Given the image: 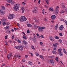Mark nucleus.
<instances>
[{
  "instance_id": "nucleus-1",
  "label": "nucleus",
  "mask_w": 67,
  "mask_h": 67,
  "mask_svg": "<svg viewBox=\"0 0 67 67\" xmlns=\"http://www.w3.org/2000/svg\"><path fill=\"white\" fill-rule=\"evenodd\" d=\"M19 8L20 4L19 3H17L16 4L14 5L13 7V9L15 11H18V10H19Z\"/></svg>"
},
{
  "instance_id": "nucleus-2",
  "label": "nucleus",
  "mask_w": 67,
  "mask_h": 67,
  "mask_svg": "<svg viewBox=\"0 0 67 67\" xmlns=\"http://www.w3.org/2000/svg\"><path fill=\"white\" fill-rule=\"evenodd\" d=\"M21 19H20V21L22 22L23 21H26L27 20L25 16H21Z\"/></svg>"
},
{
  "instance_id": "nucleus-3",
  "label": "nucleus",
  "mask_w": 67,
  "mask_h": 67,
  "mask_svg": "<svg viewBox=\"0 0 67 67\" xmlns=\"http://www.w3.org/2000/svg\"><path fill=\"white\" fill-rule=\"evenodd\" d=\"M37 28L38 29V32L42 31H43V30H44L45 29V27H41L40 26H37Z\"/></svg>"
},
{
  "instance_id": "nucleus-4",
  "label": "nucleus",
  "mask_w": 67,
  "mask_h": 67,
  "mask_svg": "<svg viewBox=\"0 0 67 67\" xmlns=\"http://www.w3.org/2000/svg\"><path fill=\"white\" fill-rule=\"evenodd\" d=\"M8 18L9 19H12L13 18H14V15L12 14H11L10 16H8Z\"/></svg>"
},
{
  "instance_id": "nucleus-5",
  "label": "nucleus",
  "mask_w": 67,
  "mask_h": 67,
  "mask_svg": "<svg viewBox=\"0 0 67 67\" xmlns=\"http://www.w3.org/2000/svg\"><path fill=\"white\" fill-rule=\"evenodd\" d=\"M51 18L52 20H54L56 18V16L54 15H53L51 16Z\"/></svg>"
},
{
  "instance_id": "nucleus-6",
  "label": "nucleus",
  "mask_w": 67,
  "mask_h": 67,
  "mask_svg": "<svg viewBox=\"0 0 67 67\" xmlns=\"http://www.w3.org/2000/svg\"><path fill=\"white\" fill-rule=\"evenodd\" d=\"M32 12L35 13H37L38 11L36 9H33L32 10Z\"/></svg>"
},
{
  "instance_id": "nucleus-7",
  "label": "nucleus",
  "mask_w": 67,
  "mask_h": 67,
  "mask_svg": "<svg viewBox=\"0 0 67 67\" xmlns=\"http://www.w3.org/2000/svg\"><path fill=\"white\" fill-rule=\"evenodd\" d=\"M18 48L20 50H23V47L21 46H18Z\"/></svg>"
},
{
  "instance_id": "nucleus-8",
  "label": "nucleus",
  "mask_w": 67,
  "mask_h": 67,
  "mask_svg": "<svg viewBox=\"0 0 67 67\" xmlns=\"http://www.w3.org/2000/svg\"><path fill=\"white\" fill-rule=\"evenodd\" d=\"M60 30H62L64 29V26L63 25H61L59 28Z\"/></svg>"
},
{
  "instance_id": "nucleus-9",
  "label": "nucleus",
  "mask_w": 67,
  "mask_h": 67,
  "mask_svg": "<svg viewBox=\"0 0 67 67\" xmlns=\"http://www.w3.org/2000/svg\"><path fill=\"white\" fill-rule=\"evenodd\" d=\"M50 39L51 41L54 42V38L53 37H52V36H50Z\"/></svg>"
},
{
  "instance_id": "nucleus-10",
  "label": "nucleus",
  "mask_w": 67,
  "mask_h": 67,
  "mask_svg": "<svg viewBox=\"0 0 67 67\" xmlns=\"http://www.w3.org/2000/svg\"><path fill=\"white\" fill-rule=\"evenodd\" d=\"M55 13L56 15H57V14L58 13V9H56L55 11Z\"/></svg>"
},
{
  "instance_id": "nucleus-11",
  "label": "nucleus",
  "mask_w": 67,
  "mask_h": 67,
  "mask_svg": "<svg viewBox=\"0 0 67 67\" xmlns=\"http://www.w3.org/2000/svg\"><path fill=\"white\" fill-rule=\"evenodd\" d=\"M50 62L51 63H52V64H54V63H55V61H54V60L53 59H51L50 60Z\"/></svg>"
},
{
  "instance_id": "nucleus-12",
  "label": "nucleus",
  "mask_w": 67,
  "mask_h": 67,
  "mask_svg": "<svg viewBox=\"0 0 67 67\" xmlns=\"http://www.w3.org/2000/svg\"><path fill=\"white\" fill-rule=\"evenodd\" d=\"M58 45V43H55V44L54 43L53 44V46L54 47H57V45Z\"/></svg>"
},
{
  "instance_id": "nucleus-13",
  "label": "nucleus",
  "mask_w": 67,
  "mask_h": 67,
  "mask_svg": "<svg viewBox=\"0 0 67 67\" xmlns=\"http://www.w3.org/2000/svg\"><path fill=\"white\" fill-rule=\"evenodd\" d=\"M58 54L59 55H60V56H63V52H59Z\"/></svg>"
},
{
  "instance_id": "nucleus-14",
  "label": "nucleus",
  "mask_w": 67,
  "mask_h": 67,
  "mask_svg": "<svg viewBox=\"0 0 67 67\" xmlns=\"http://www.w3.org/2000/svg\"><path fill=\"white\" fill-rule=\"evenodd\" d=\"M27 25L28 27H32V25L30 24H27Z\"/></svg>"
},
{
  "instance_id": "nucleus-15",
  "label": "nucleus",
  "mask_w": 67,
  "mask_h": 67,
  "mask_svg": "<svg viewBox=\"0 0 67 67\" xmlns=\"http://www.w3.org/2000/svg\"><path fill=\"white\" fill-rule=\"evenodd\" d=\"M58 24H57L54 27V29L55 30H57V29L58 28Z\"/></svg>"
},
{
  "instance_id": "nucleus-16",
  "label": "nucleus",
  "mask_w": 67,
  "mask_h": 67,
  "mask_svg": "<svg viewBox=\"0 0 67 67\" xmlns=\"http://www.w3.org/2000/svg\"><path fill=\"white\" fill-rule=\"evenodd\" d=\"M1 8L2 10H5V7H4V6H1Z\"/></svg>"
},
{
  "instance_id": "nucleus-17",
  "label": "nucleus",
  "mask_w": 67,
  "mask_h": 67,
  "mask_svg": "<svg viewBox=\"0 0 67 67\" xmlns=\"http://www.w3.org/2000/svg\"><path fill=\"white\" fill-rule=\"evenodd\" d=\"M10 57H11V54H9L7 56V58H8V59H10Z\"/></svg>"
},
{
  "instance_id": "nucleus-18",
  "label": "nucleus",
  "mask_w": 67,
  "mask_h": 67,
  "mask_svg": "<svg viewBox=\"0 0 67 67\" xmlns=\"http://www.w3.org/2000/svg\"><path fill=\"white\" fill-rule=\"evenodd\" d=\"M10 28V27L9 26H7L4 27V29L5 30H7L8 29H9Z\"/></svg>"
},
{
  "instance_id": "nucleus-19",
  "label": "nucleus",
  "mask_w": 67,
  "mask_h": 67,
  "mask_svg": "<svg viewBox=\"0 0 67 67\" xmlns=\"http://www.w3.org/2000/svg\"><path fill=\"white\" fill-rule=\"evenodd\" d=\"M40 58H41V59H44V57L41 55H40Z\"/></svg>"
},
{
  "instance_id": "nucleus-20",
  "label": "nucleus",
  "mask_w": 67,
  "mask_h": 67,
  "mask_svg": "<svg viewBox=\"0 0 67 67\" xmlns=\"http://www.w3.org/2000/svg\"><path fill=\"white\" fill-rule=\"evenodd\" d=\"M52 53L53 54H57V52L55 51H52Z\"/></svg>"
},
{
  "instance_id": "nucleus-21",
  "label": "nucleus",
  "mask_w": 67,
  "mask_h": 67,
  "mask_svg": "<svg viewBox=\"0 0 67 67\" xmlns=\"http://www.w3.org/2000/svg\"><path fill=\"white\" fill-rule=\"evenodd\" d=\"M14 3H15L14 1H12H12L10 2V3L12 4H14Z\"/></svg>"
},
{
  "instance_id": "nucleus-22",
  "label": "nucleus",
  "mask_w": 67,
  "mask_h": 67,
  "mask_svg": "<svg viewBox=\"0 0 67 67\" xmlns=\"http://www.w3.org/2000/svg\"><path fill=\"white\" fill-rule=\"evenodd\" d=\"M23 38H24L25 40H26V39H27V38H26V37L24 35H23Z\"/></svg>"
},
{
  "instance_id": "nucleus-23",
  "label": "nucleus",
  "mask_w": 67,
  "mask_h": 67,
  "mask_svg": "<svg viewBox=\"0 0 67 67\" xmlns=\"http://www.w3.org/2000/svg\"><path fill=\"white\" fill-rule=\"evenodd\" d=\"M23 42L24 44H27V42L25 40L23 41Z\"/></svg>"
},
{
  "instance_id": "nucleus-24",
  "label": "nucleus",
  "mask_w": 67,
  "mask_h": 67,
  "mask_svg": "<svg viewBox=\"0 0 67 67\" xmlns=\"http://www.w3.org/2000/svg\"><path fill=\"white\" fill-rule=\"evenodd\" d=\"M6 1L7 2L11 3V1H12V0H7Z\"/></svg>"
},
{
  "instance_id": "nucleus-25",
  "label": "nucleus",
  "mask_w": 67,
  "mask_h": 67,
  "mask_svg": "<svg viewBox=\"0 0 67 67\" xmlns=\"http://www.w3.org/2000/svg\"><path fill=\"white\" fill-rule=\"evenodd\" d=\"M54 38L55 40H57V39H59V37H58L57 36H55Z\"/></svg>"
},
{
  "instance_id": "nucleus-26",
  "label": "nucleus",
  "mask_w": 67,
  "mask_h": 67,
  "mask_svg": "<svg viewBox=\"0 0 67 67\" xmlns=\"http://www.w3.org/2000/svg\"><path fill=\"white\" fill-rule=\"evenodd\" d=\"M37 27V26L36 25H34V27L35 29H36Z\"/></svg>"
},
{
  "instance_id": "nucleus-27",
  "label": "nucleus",
  "mask_w": 67,
  "mask_h": 67,
  "mask_svg": "<svg viewBox=\"0 0 67 67\" xmlns=\"http://www.w3.org/2000/svg\"><path fill=\"white\" fill-rule=\"evenodd\" d=\"M49 10H50V11H53V9L52 8H50L49 9Z\"/></svg>"
},
{
  "instance_id": "nucleus-28",
  "label": "nucleus",
  "mask_w": 67,
  "mask_h": 67,
  "mask_svg": "<svg viewBox=\"0 0 67 67\" xmlns=\"http://www.w3.org/2000/svg\"><path fill=\"white\" fill-rule=\"evenodd\" d=\"M58 42H59V43H62V40L61 39H59L58 40Z\"/></svg>"
},
{
  "instance_id": "nucleus-29",
  "label": "nucleus",
  "mask_w": 67,
  "mask_h": 67,
  "mask_svg": "<svg viewBox=\"0 0 67 67\" xmlns=\"http://www.w3.org/2000/svg\"><path fill=\"white\" fill-rule=\"evenodd\" d=\"M21 57V56L19 55V54H17V57H18V58H19V59H20Z\"/></svg>"
},
{
  "instance_id": "nucleus-30",
  "label": "nucleus",
  "mask_w": 67,
  "mask_h": 67,
  "mask_svg": "<svg viewBox=\"0 0 67 67\" xmlns=\"http://www.w3.org/2000/svg\"><path fill=\"white\" fill-rule=\"evenodd\" d=\"M35 54L37 56H39V54H38V53L37 52H35Z\"/></svg>"
},
{
  "instance_id": "nucleus-31",
  "label": "nucleus",
  "mask_w": 67,
  "mask_h": 67,
  "mask_svg": "<svg viewBox=\"0 0 67 67\" xmlns=\"http://www.w3.org/2000/svg\"><path fill=\"white\" fill-rule=\"evenodd\" d=\"M62 49L61 48H59L58 50V52H62Z\"/></svg>"
},
{
  "instance_id": "nucleus-32",
  "label": "nucleus",
  "mask_w": 67,
  "mask_h": 67,
  "mask_svg": "<svg viewBox=\"0 0 67 67\" xmlns=\"http://www.w3.org/2000/svg\"><path fill=\"white\" fill-rule=\"evenodd\" d=\"M29 64L30 65H32V62H31L29 61L28 62Z\"/></svg>"
},
{
  "instance_id": "nucleus-33",
  "label": "nucleus",
  "mask_w": 67,
  "mask_h": 67,
  "mask_svg": "<svg viewBox=\"0 0 67 67\" xmlns=\"http://www.w3.org/2000/svg\"><path fill=\"white\" fill-rule=\"evenodd\" d=\"M31 47L32 48L33 50H34V51H35V48H34V47L33 46H31Z\"/></svg>"
},
{
  "instance_id": "nucleus-34",
  "label": "nucleus",
  "mask_w": 67,
  "mask_h": 67,
  "mask_svg": "<svg viewBox=\"0 0 67 67\" xmlns=\"http://www.w3.org/2000/svg\"><path fill=\"white\" fill-rule=\"evenodd\" d=\"M64 10H62V11L60 12V13H61V14H62V13H64Z\"/></svg>"
},
{
  "instance_id": "nucleus-35",
  "label": "nucleus",
  "mask_w": 67,
  "mask_h": 67,
  "mask_svg": "<svg viewBox=\"0 0 67 67\" xmlns=\"http://www.w3.org/2000/svg\"><path fill=\"white\" fill-rule=\"evenodd\" d=\"M5 11H4L2 13H1V15H4V14L5 13Z\"/></svg>"
},
{
  "instance_id": "nucleus-36",
  "label": "nucleus",
  "mask_w": 67,
  "mask_h": 67,
  "mask_svg": "<svg viewBox=\"0 0 67 67\" xmlns=\"http://www.w3.org/2000/svg\"><path fill=\"white\" fill-rule=\"evenodd\" d=\"M18 42L19 43H21V41L20 40H18Z\"/></svg>"
},
{
  "instance_id": "nucleus-37",
  "label": "nucleus",
  "mask_w": 67,
  "mask_h": 67,
  "mask_svg": "<svg viewBox=\"0 0 67 67\" xmlns=\"http://www.w3.org/2000/svg\"><path fill=\"white\" fill-rule=\"evenodd\" d=\"M7 33H8V34H9V33H10V31L9 30H7Z\"/></svg>"
},
{
  "instance_id": "nucleus-38",
  "label": "nucleus",
  "mask_w": 67,
  "mask_h": 67,
  "mask_svg": "<svg viewBox=\"0 0 67 67\" xmlns=\"http://www.w3.org/2000/svg\"><path fill=\"white\" fill-rule=\"evenodd\" d=\"M17 55L15 54L14 56V58H16L17 57Z\"/></svg>"
},
{
  "instance_id": "nucleus-39",
  "label": "nucleus",
  "mask_w": 67,
  "mask_h": 67,
  "mask_svg": "<svg viewBox=\"0 0 67 67\" xmlns=\"http://www.w3.org/2000/svg\"><path fill=\"white\" fill-rule=\"evenodd\" d=\"M35 22H36V23H38V21L37 20L35 19Z\"/></svg>"
},
{
  "instance_id": "nucleus-40",
  "label": "nucleus",
  "mask_w": 67,
  "mask_h": 67,
  "mask_svg": "<svg viewBox=\"0 0 67 67\" xmlns=\"http://www.w3.org/2000/svg\"><path fill=\"white\" fill-rule=\"evenodd\" d=\"M63 8L64 10H65V9H66V7H65V6H63Z\"/></svg>"
},
{
  "instance_id": "nucleus-41",
  "label": "nucleus",
  "mask_w": 67,
  "mask_h": 67,
  "mask_svg": "<svg viewBox=\"0 0 67 67\" xmlns=\"http://www.w3.org/2000/svg\"><path fill=\"white\" fill-rule=\"evenodd\" d=\"M35 10H37L38 9V8L37 7H35L34 8V9Z\"/></svg>"
},
{
  "instance_id": "nucleus-42",
  "label": "nucleus",
  "mask_w": 67,
  "mask_h": 67,
  "mask_svg": "<svg viewBox=\"0 0 67 67\" xmlns=\"http://www.w3.org/2000/svg\"><path fill=\"white\" fill-rule=\"evenodd\" d=\"M2 24L4 26L6 24V23H5V22H4Z\"/></svg>"
},
{
  "instance_id": "nucleus-43",
  "label": "nucleus",
  "mask_w": 67,
  "mask_h": 67,
  "mask_svg": "<svg viewBox=\"0 0 67 67\" xmlns=\"http://www.w3.org/2000/svg\"><path fill=\"white\" fill-rule=\"evenodd\" d=\"M58 58L57 57H56L55 58V60L56 61H57V62H58Z\"/></svg>"
},
{
  "instance_id": "nucleus-44",
  "label": "nucleus",
  "mask_w": 67,
  "mask_h": 67,
  "mask_svg": "<svg viewBox=\"0 0 67 67\" xmlns=\"http://www.w3.org/2000/svg\"><path fill=\"white\" fill-rule=\"evenodd\" d=\"M22 4L23 5H25V4H26V3L25 2H23L22 3Z\"/></svg>"
},
{
  "instance_id": "nucleus-45",
  "label": "nucleus",
  "mask_w": 67,
  "mask_h": 67,
  "mask_svg": "<svg viewBox=\"0 0 67 67\" xmlns=\"http://www.w3.org/2000/svg\"><path fill=\"white\" fill-rule=\"evenodd\" d=\"M15 48H16V49H18L19 48V46H18V47L17 46H15Z\"/></svg>"
},
{
  "instance_id": "nucleus-46",
  "label": "nucleus",
  "mask_w": 67,
  "mask_h": 67,
  "mask_svg": "<svg viewBox=\"0 0 67 67\" xmlns=\"http://www.w3.org/2000/svg\"><path fill=\"white\" fill-rule=\"evenodd\" d=\"M5 45H8V43H7V42L6 41H5Z\"/></svg>"
},
{
  "instance_id": "nucleus-47",
  "label": "nucleus",
  "mask_w": 67,
  "mask_h": 67,
  "mask_svg": "<svg viewBox=\"0 0 67 67\" xmlns=\"http://www.w3.org/2000/svg\"><path fill=\"white\" fill-rule=\"evenodd\" d=\"M40 37L42 38H44V36H43L42 35H41L40 36Z\"/></svg>"
},
{
  "instance_id": "nucleus-48",
  "label": "nucleus",
  "mask_w": 67,
  "mask_h": 67,
  "mask_svg": "<svg viewBox=\"0 0 67 67\" xmlns=\"http://www.w3.org/2000/svg\"><path fill=\"white\" fill-rule=\"evenodd\" d=\"M46 2L47 3V4H48L49 3V2H48V1H47V0H46Z\"/></svg>"
},
{
  "instance_id": "nucleus-49",
  "label": "nucleus",
  "mask_w": 67,
  "mask_h": 67,
  "mask_svg": "<svg viewBox=\"0 0 67 67\" xmlns=\"http://www.w3.org/2000/svg\"><path fill=\"white\" fill-rule=\"evenodd\" d=\"M25 58H27L28 57V55H25Z\"/></svg>"
},
{
  "instance_id": "nucleus-50",
  "label": "nucleus",
  "mask_w": 67,
  "mask_h": 67,
  "mask_svg": "<svg viewBox=\"0 0 67 67\" xmlns=\"http://www.w3.org/2000/svg\"><path fill=\"white\" fill-rule=\"evenodd\" d=\"M9 23L8 22H7L6 23V24L7 25H9Z\"/></svg>"
},
{
  "instance_id": "nucleus-51",
  "label": "nucleus",
  "mask_w": 67,
  "mask_h": 67,
  "mask_svg": "<svg viewBox=\"0 0 67 67\" xmlns=\"http://www.w3.org/2000/svg\"><path fill=\"white\" fill-rule=\"evenodd\" d=\"M55 58V57L54 56H51V59Z\"/></svg>"
},
{
  "instance_id": "nucleus-52",
  "label": "nucleus",
  "mask_w": 67,
  "mask_h": 67,
  "mask_svg": "<svg viewBox=\"0 0 67 67\" xmlns=\"http://www.w3.org/2000/svg\"><path fill=\"white\" fill-rule=\"evenodd\" d=\"M59 35H60V36H62V33H60L59 34Z\"/></svg>"
},
{
  "instance_id": "nucleus-53",
  "label": "nucleus",
  "mask_w": 67,
  "mask_h": 67,
  "mask_svg": "<svg viewBox=\"0 0 67 67\" xmlns=\"http://www.w3.org/2000/svg\"><path fill=\"white\" fill-rule=\"evenodd\" d=\"M27 33H30V30H28L27 31Z\"/></svg>"
},
{
  "instance_id": "nucleus-54",
  "label": "nucleus",
  "mask_w": 67,
  "mask_h": 67,
  "mask_svg": "<svg viewBox=\"0 0 67 67\" xmlns=\"http://www.w3.org/2000/svg\"><path fill=\"white\" fill-rule=\"evenodd\" d=\"M14 37V35H13V36H12V39H13Z\"/></svg>"
},
{
  "instance_id": "nucleus-55",
  "label": "nucleus",
  "mask_w": 67,
  "mask_h": 67,
  "mask_svg": "<svg viewBox=\"0 0 67 67\" xmlns=\"http://www.w3.org/2000/svg\"><path fill=\"white\" fill-rule=\"evenodd\" d=\"M40 44L41 45H42L43 44V43L42 42H40Z\"/></svg>"
},
{
  "instance_id": "nucleus-56",
  "label": "nucleus",
  "mask_w": 67,
  "mask_h": 67,
  "mask_svg": "<svg viewBox=\"0 0 67 67\" xmlns=\"http://www.w3.org/2000/svg\"><path fill=\"white\" fill-rule=\"evenodd\" d=\"M32 41H34V42H35V41H36V40L34 39V38L32 39Z\"/></svg>"
},
{
  "instance_id": "nucleus-57",
  "label": "nucleus",
  "mask_w": 67,
  "mask_h": 67,
  "mask_svg": "<svg viewBox=\"0 0 67 67\" xmlns=\"http://www.w3.org/2000/svg\"><path fill=\"white\" fill-rule=\"evenodd\" d=\"M25 60H24V59H23V61H22V62H25Z\"/></svg>"
},
{
  "instance_id": "nucleus-58",
  "label": "nucleus",
  "mask_w": 67,
  "mask_h": 67,
  "mask_svg": "<svg viewBox=\"0 0 67 67\" xmlns=\"http://www.w3.org/2000/svg\"><path fill=\"white\" fill-rule=\"evenodd\" d=\"M49 58H51L52 59V56H49L48 57Z\"/></svg>"
},
{
  "instance_id": "nucleus-59",
  "label": "nucleus",
  "mask_w": 67,
  "mask_h": 67,
  "mask_svg": "<svg viewBox=\"0 0 67 67\" xmlns=\"http://www.w3.org/2000/svg\"><path fill=\"white\" fill-rule=\"evenodd\" d=\"M14 29L15 31H16V30H17V28H15V27H14Z\"/></svg>"
},
{
  "instance_id": "nucleus-60",
  "label": "nucleus",
  "mask_w": 67,
  "mask_h": 67,
  "mask_svg": "<svg viewBox=\"0 0 67 67\" xmlns=\"http://www.w3.org/2000/svg\"><path fill=\"white\" fill-rule=\"evenodd\" d=\"M44 20L45 21H47V19L44 18Z\"/></svg>"
},
{
  "instance_id": "nucleus-61",
  "label": "nucleus",
  "mask_w": 67,
  "mask_h": 67,
  "mask_svg": "<svg viewBox=\"0 0 67 67\" xmlns=\"http://www.w3.org/2000/svg\"><path fill=\"white\" fill-rule=\"evenodd\" d=\"M4 19H2L1 20V21H2V22H4Z\"/></svg>"
},
{
  "instance_id": "nucleus-62",
  "label": "nucleus",
  "mask_w": 67,
  "mask_h": 67,
  "mask_svg": "<svg viewBox=\"0 0 67 67\" xmlns=\"http://www.w3.org/2000/svg\"><path fill=\"white\" fill-rule=\"evenodd\" d=\"M3 12V11H2V10L1 9L0 10V12H1V13H2V12Z\"/></svg>"
},
{
  "instance_id": "nucleus-63",
  "label": "nucleus",
  "mask_w": 67,
  "mask_h": 67,
  "mask_svg": "<svg viewBox=\"0 0 67 67\" xmlns=\"http://www.w3.org/2000/svg\"><path fill=\"white\" fill-rule=\"evenodd\" d=\"M40 2H41V1L40 0H39L38 2V3H39V4H40Z\"/></svg>"
},
{
  "instance_id": "nucleus-64",
  "label": "nucleus",
  "mask_w": 67,
  "mask_h": 67,
  "mask_svg": "<svg viewBox=\"0 0 67 67\" xmlns=\"http://www.w3.org/2000/svg\"><path fill=\"white\" fill-rule=\"evenodd\" d=\"M65 23H66V25H67V21L65 20Z\"/></svg>"
}]
</instances>
